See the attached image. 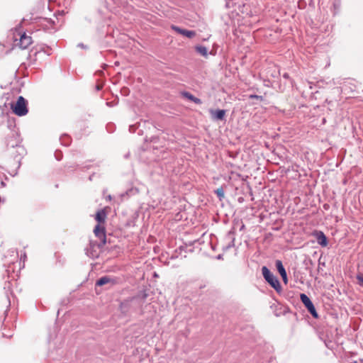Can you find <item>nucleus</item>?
Instances as JSON below:
<instances>
[{"label":"nucleus","instance_id":"f257e3e1","mask_svg":"<svg viewBox=\"0 0 363 363\" xmlns=\"http://www.w3.org/2000/svg\"><path fill=\"white\" fill-rule=\"evenodd\" d=\"M106 217L107 213L105 209L98 211L95 216V220L98 222V224L95 226L94 233L96 237L99 238L101 241V244L99 246H104L106 243V229L101 225L105 223Z\"/></svg>","mask_w":363,"mask_h":363},{"label":"nucleus","instance_id":"f03ea898","mask_svg":"<svg viewBox=\"0 0 363 363\" xmlns=\"http://www.w3.org/2000/svg\"><path fill=\"white\" fill-rule=\"evenodd\" d=\"M262 272L264 279L270 284V286L277 291H280L281 286L277 277H276L265 266L262 267Z\"/></svg>","mask_w":363,"mask_h":363},{"label":"nucleus","instance_id":"7ed1b4c3","mask_svg":"<svg viewBox=\"0 0 363 363\" xmlns=\"http://www.w3.org/2000/svg\"><path fill=\"white\" fill-rule=\"evenodd\" d=\"M11 109L13 112L18 116H23L28 113L27 101L23 97L19 96L15 104H11Z\"/></svg>","mask_w":363,"mask_h":363},{"label":"nucleus","instance_id":"20e7f679","mask_svg":"<svg viewBox=\"0 0 363 363\" xmlns=\"http://www.w3.org/2000/svg\"><path fill=\"white\" fill-rule=\"evenodd\" d=\"M5 143L7 148L15 147L19 145L21 139L17 130L14 128L10 130L5 138Z\"/></svg>","mask_w":363,"mask_h":363},{"label":"nucleus","instance_id":"39448f33","mask_svg":"<svg viewBox=\"0 0 363 363\" xmlns=\"http://www.w3.org/2000/svg\"><path fill=\"white\" fill-rule=\"evenodd\" d=\"M300 298L301 302L303 303V305L307 308L308 312L311 314V315L315 318H318V313L316 312L315 306L312 301H311V299L309 298V297L305 294H301Z\"/></svg>","mask_w":363,"mask_h":363},{"label":"nucleus","instance_id":"423d86ee","mask_svg":"<svg viewBox=\"0 0 363 363\" xmlns=\"http://www.w3.org/2000/svg\"><path fill=\"white\" fill-rule=\"evenodd\" d=\"M20 35L19 42L16 44L22 49H26L30 45L33 43L32 38L30 35H28L26 33L23 34L18 33Z\"/></svg>","mask_w":363,"mask_h":363},{"label":"nucleus","instance_id":"0eeeda50","mask_svg":"<svg viewBox=\"0 0 363 363\" xmlns=\"http://www.w3.org/2000/svg\"><path fill=\"white\" fill-rule=\"evenodd\" d=\"M118 283V279L111 277L108 276H104L101 277L96 281V286H104L108 284L110 286H114Z\"/></svg>","mask_w":363,"mask_h":363},{"label":"nucleus","instance_id":"6e6552de","mask_svg":"<svg viewBox=\"0 0 363 363\" xmlns=\"http://www.w3.org/2000/svg\"><path fill=\"white\" fill-rule=\"evenodd\" d=\"M172 28L175 30L177 33L186 36L189 38H192L196 35V32L194 30H189L186 29H182L178 26H172Z\"/></svg>","mask_w":363,"mask_h":363},{"label":"nucleus","instance_id":"1a4fd4ad","mask_svg":"<svg viewBox=\"0 0 363 363\" xmlns=\"http://www.w3.org/2000/svg\"><path fill=\"white\" fill-rule=\"evenodd\" d=\"M276 267L277 269V271L280 274L281 277H282V279L285 284L287 283V274L283 266L282 262L281 260H276L275 262Z\"/></svg>","mask_w":363,"mask_h":363},{"label":"nucleus","instance_id":"9d476101","mask_svg":"<svg viewBox=\"0 0 363 363\" xmlns=\"http://www.w3.org/2000/svg\"><path fill=\"white\" fill-rule=\"evenodd\" d=\"M314 235L317 240L318 243L322 247H326L328 245V240L325 235L322 231H315Z\"/></svg>","mask_w":363,"mask_h":363},{"label":"nucleus","instance_id":"9b49d317","mask_svg":"<svg viewBox=\"0 0 363 363\" xmlns=\"http://www.w3.org/2000/svg\"><path fill=\"white\" fill-rule=\"evenodd\" d=\"M210 112L211 113L213 118L216 120L223 121L225 116V111L223 109H218L216 111L211 110Z\"/></svg>","mask_w":363,"mask_h":363},{"label":"nucleus","instance_id":"f8f14e48","mask_svg":"<svg viewBox=\"0 0 363 363\" xmlns=\"http://www.w3.org/2000/svg\"><path fill=\"white\" fill-rule=\"evenodd\" d=\"M182 96L196 104H201L202 103L201 100L199 98L195 97L191 93L188 91H183L181 93Z\"/></svg>","mask_w":363,"mask_h":363},{"label":"nucleus","instance_id":"ddd939ff","mask_svg":"<svg viewBox=\"0 0 363 363\" xmlns=\"http://www.w3.org/2000/svg\"><path fill=\"white\" fill-rule=\"evenodd\" d=\"M195 48H196V52H199L202 56H204V57L207 56L208 50L205 46L199 45V46H196Z\"/></svg>","mask_w":363,"mask_h":363},{"label":"nucleus","instance_id":"4468645a","mask_svg":"<svg viewBox=\"0 0 363 363\" xmlns=\"http://www.w3.org/2000/svg\"><path fill=\"white\" fill-rule=\"evenodd\" d=\"M214 193L217 195L220 201L223 200L225 196L224 189L222 186L216 189Z\"/></svg>","mask_w":363,"mask_h":363},{"label":"nucleus","instance_id":"2eb2a0df","mask_svg":"<svg viewBox=\"0 0 363 363\" xmlns=\"http://www.w3.org/2000/svg\"><path fill=\"white\" fill-rule=\"evenodd\" d=\"M357 279L358 280L359 284L363 287V274H359L357 275Z\"/></svg>","mask_w":363,"mask_h":363},{"label":"nucleus","instance_id":"dca6fc26","mask_svg":"<svg viewBox=\"0 0 363 363\" xmlns=\"http://www.w3.org/2000/svg\"><path fill=\"white\" fill-rule=\"evenodd\" d=\"M128 305H129V301L128 300H125L123 302H122L121 304V310L123 311L124 312H126V311H124V308L128 307Z\"/></svg>","mask_w":363,"mask_h":363},{"label":"nucleus","instance_id":"f3484780","mask_svg":"<svg viewBox=\"0 0 363 363\" xmlns=\"http://www.w3.org/2000/svg\"><path fill=\"white\" fill-rule=\"evenodd\" d=\"M250 99H259V100L263 99V97L262 96H258V95H255V94L250 95Z\"/></svg>","mask_w":363,"mask_h":363},{"label":"nucleus","instance_id":"a211bd4d","mask_svg":"<svg viewBox=\"0 0 363 363\" xmlns=\"http://www.w3.org/2000/svg\"><path fill=\"white\" fill-rule=\"evenodd\" d=\"M26 258V255L24 253L23 255H21V259H25Z\"/></svg>","mask_w":363,"mask_h":363},{"label":"nucleus","instance_id":"6ab92c4d","mask_svg":"<svg viewBox=\"0 0 363 363\" xmlns=\"http://www.w3.org/2000/svg\"><path fill=\"white\" fill-rule=\"evenodd\" d=\"M283 77H284V78H286V79H288L289 76V74L285 73V74H284Z\"/></svg>","mask_w":363,"mask_h":363},{"label":"nucleus","instance_id":"aec40b11","mask_svg":"<svg viewBox=\"0 0 363 363\" xmlns=\"http://www.w3.org/2000/svg\"><path fill=\"white\" fill-rule=\"evenodd\" d=\"M233 233H233V231H230V232L228 233V234H229V235H230V234H233Z\"/></svg>","mask_w":363,"mask_h":363}]
</instances>
